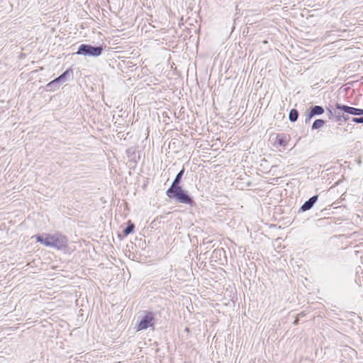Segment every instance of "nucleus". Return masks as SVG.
Wrapping results in <instances>:
<instances>
[{
    "label": "nucleus",
    "mask_w": 363,
    "mask_h": 363,
    "mask_svg": "<svg viewBox=\"0 0 363 363\" xmlns=\"http://www.w3.org/2000/svg\"><path fill=\"white\" fill-rule=\"evenodd\" d=\"M166 195L169 199H174L176 202L179 203L190 206H194L196 204L193 197L189 194L187 190L182 189V186H169L166 191Z\"/></svg>",
    "instance_id": "nucleus-1"
},
{
    "label": "nucleus",
    "mask_w": 363,
    "mask_h": 363,
    "mask_svg": "<svg viewBox=\"0 0 363 363\" xmlns=\"http://www.w3.org/2000/svg\"><path fill=\"white\" fill-rule=\"evenodd\" d=\"M103 46H94L89 44H82L79 46L76 52L77 55L89 56V57H99L103 52Z\"/></svg>",
    "instance_id": "nucleus-2"
},
{
    "label": "nucleus",
    "mask_w": 363,
    "mask_h": 363,
    "mask_svg": "<svg viewBox=\"0 0 363 363\" xmlns=\"http://www.w3.org/2000/svg\"><path fill=\"white\" fill-rule=\"evenodd\" d=\"M145 315L141 318L138 326L137 331L144 330L148 328L154 330L155 322V313L152 311H145Z\"/></svg>",
    "instance_id": "nucleus-3"
},
{
    "label": "nucleus",
    "mask_w": 363,
    "mask_h": 363,
    "mask_svg": "<svg viewBox=\"0 0 363 363\" xmlns=\"http://www.w3.org/2000/svg\"><path fill=\"white\" fill-rule=\"evenodd\" d=\"M50 246L57 250L65 249L67 246V239L65 236L60 234L50 235Z\"/></svg>",
    "instance_id": "nucleus-4"
},
{
    "label": "nucleus",
    "mask_w": 363,
    "mask_h": 363,
    "mask_svg": "<svg viewBox=\"0 0 363 363\" xmlns=\"http://www.w3.org/2000/svg\"><path fill=\"white\" fill-rule=\"evenodd\" d=\"M335 107H336L337 111L351 114L352 116H363V109L362 108L349 106L337 102L335 104Z\"/></svg>",
    "instance_id": "nucleus-5"
},
{
    "label": "nucleus",
    "mask_w": 363,
    "mask_h": 363,
    "mask_svg": "<svg viewBox=\"0 0 363 363\" xmlns=\"http://www.w3.org/2000/svg\"><path fill=\"white\" fill-rule=\"evenodd\" d=\"M324 108L321 106H312L306 113V123H308L312 118L322 115L324 113Z\"/></svg>",
    "instance_id": "nucleus-6"
},
{
    "label": "nucleus",
    "mask_w": 363,
    "mask_h": 363,
    "mask_svg": "<svg viewBox=\"0 0 363 363\" xmlns=\"http://www.w3.org/2000/svg\"><path fill=\"white\" fill-rule=\"evenodd\" d=\"M318 199V195H314L312 197H311L308 200L306 201L303 205L301 206L299 209V212H305L307 211L311 210L314 204L317 202Z\"/></svg>",
    "instance_id": "nucleus-7"
},
{
    "label": "nucleus",
    "mask_w": 363,
    "mask_h": 363,
    "mask_svg": "<svg viewBox=\"0 0 363 363\" xmlns=\"http://www.w3.org/2000/svg\"><path fill=\"white\" fill-rule=\"evenodd\" d=\"M185 169L183 167L176 175L173 182L170 186H181L183 176L184 174Z\"/></svg>",
    "instance_id": "nucleus-8"
},
{
    "label": "nucleus",
    "mask_w": 363,
    "mask_h": 363,
    "mask_svg": "<svg viewBox=\"0 0 363 363\" xmlns=\"http://www.w3.org/2000/svg\"><path fill=\"white\" fill-rule=\"evenodd\" d=\"M61 84L62 83L60 82V81L56 77L55 79H53L52 81H51L48 84H47L46 89H47V91H55L60 86Z\"/></svg>",
    "instance_id": "nucleus-9"
},
{
    "label": "nucleus",
    "mask_w": 363,
    "mask_h": 363,
    "mask_svg": "<svg viewBox=\"0 0 363 363\" xmlns=\"http://www.w3.org/2000/svg\"><path fill=\"white\" fill-rule=\"evenodd\" d=\"M275 144L284 147L287 144L286 136L283 134H278L276 138Z\"/></svg>",
    "instance_id": "nucleus-10"
},
{
    "label": "nucleus",
    "mask_w": 363,
    "mask_h": 363,
    "mask_svg": "<svg viewBox=\"0 0 363 363\" xmlns=\"http://www.w3.org/2000/svg\"><path fill=\"white\" fill-rule=\"evenodd\" d=\"M135 229V225L130 220H129L127 223V226L123 230V236H128L130 233H133Z\"/></svg>",
    "instance_id": "nucleus-11"
},
{
    "label": "nucleus",
    "mask_w": 363,
    "mask_h": 363,
    "mask_svg": "<svg viewBox=\"0 0 363 363\" xmlns=\"http://www.w3.org/2000/svg\"><path fill=\"white\" fill-rule=\"evenodd\" d=\"M50 235H47L45 237L41 235H36V240L38 242L43 244L44 245L49 247L50 241Z\"/></svg>",
    "instance_id": "nucleus-12"
},
{
    "label": "nucleus",
    "mask_w": 363,
    "mask_h": 363,
    "mask_svg": "<svg viewBox=\"0 0 363 363\" xmlns=\"http://www.w3.org/2000/svg\"><path fill=\"white\" fill-rule=\"evenodd\" d=\"M72 69H67L66 71H65L62 74H60L59 77H57V79L60 81V82L62 83L65 82L67 79V76H69L70 74H72Z\"/></svg>",
    "instance_id": "nucleus-13"
},
{
    "label": "nucleus",
    "mask_w": 363,
    "mask_h": 363,
    "mask_svg": "<svg viewBox=\"0 0 363 363\" xmlns=\"http://www.w3.org/2000/svg\"><path fill=\"white\" fill-rule=\"evenodd\" d=\"M298 111L296 108L291 109L289 115V118L291 122H296L298 118Z\"/></svg>",
    "instance_id": "nucleus-14"
},
{
    "label": "nucleus",
    "mask_w": 363,
    "mask_h": 363,
    "mask_svg": "<svg viewBox=\"0 0 363 363\" xmlns=\"http://www.w3.org/2000/svg\"><path fill=\"white\" fill-rule=\"evenodd\" d=\"M325 123V121L323 119H316L312 125V130H317L322 128Z\"/></svg>",
    "instance_id": "nucleus-15"
},
{
    "label": "nucleus",
    "mask_w": 363,
    "mask_h": 363,
    "mask_svg": "<svg viewBox=\"0 0 363 363\" xmlns=\"http://www.w3.org/2000/svg\"><path fill=\"white\" fill-rule=\"evenodd\" d=\"M225 254V251L223 249H216L213 252V257L218 258V257H221L222 255H224Z\"/></svg>",
    "instance_id": "nucleus-16"
},
{
    "label": "nucleus",
    "mask_w": 363,
    "mask_h": 363,
    "mask_svg": "<svg viewBox=\"0 0 363 363\" xmlns=\"http://www.w3.org/2000/svg\"><path fill=\"white\" fill-rule=\"evenodd\" d=\"M327 111L328 113L329 119H332L334 117V113L337 112V109L336 107L333 108L332 106H330L329 107L327 108Z\"/></svg>",
    "instance_id": "nucleus-17"
},
{
    "label": "nucleus",
    "mask_w": 363,
    "mask_h": 363,
    "mask_svg": "<svg viewBox=\"0 0 363 363\" xmlns=\"http://www.w3.org/2000/svg\"><path fill=\"white\" fill-rule=\"evenodd\" d=\"M337 122H340L341 121H343L342 118V111H337L336 113H334V117H333Z\"/></svg>",
    "instance_id": "nucleus-18"
},
{
    "label": "nucleus",
    "mask_w": 363,
    "mask_h": 363,
    "mask_svg": "<svg viewBox=\"0 0 363 363\" xmlns=\"http://www.w3.org/2000/svg\"><path fill=\"white\" fill-rule=\"evenodd\" d=\"M351 121L356 123H363V116H360V117H353L351 118Z\"/></svg>",
    "instance_id": "nucleus-19"
},
{
    "label": "nucleus",
    "mask_w": 363,
    "mask_h": 363,
    "mask_svg": "<svg viewBox=\"0 0 363 363\" xmlns=\"http://www.w3.org/2000/svg\"><path fill=\"white\" fill-rule=\"evenodd\" d=\"M350 114H347L346 113L342 112V118L343 121H349L350 119Z\"/></svg>",
    "instance_id": "nucleus-20"
},
{
    "label": "nucleus",
    "mask_w": 363,
    "mask_h": 363,
    "mask_svg": "<svg viewBox=\"0 0 363 363\" xmlns=\"http://www.w3.org/2000/svg\"><path fill=\"white\" fill-rule=\"evenodd\" d=\"M298 318H296L294 320L293 324H294V325H298Z\"/></svg>",
    "instance_id": "nucleus-21"
}]
</instances>
